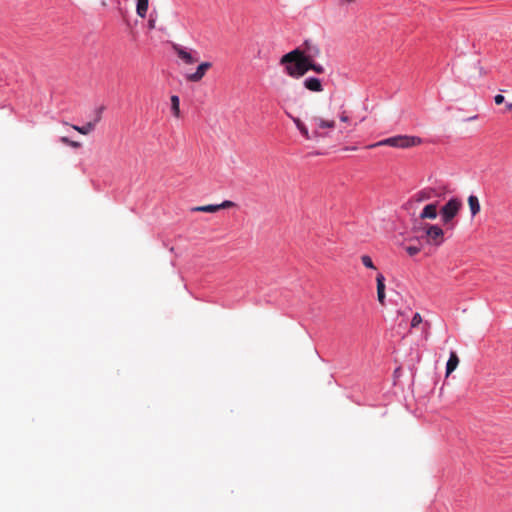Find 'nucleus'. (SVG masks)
Segmentation results:
<instances>
[{"instance_id":"2eb2a0df","label":"nucleus","mask_w":512,"mask_h":512,"mask_svg":"<svg viewBox=\"0 0 512 512\" xmlns=\"http://www.w3.org/2000/svg\"><path fill=\"white\" fill-rule=\"evenodd\" d=\"M71 127L74 130H76L77 132H79L80 134L87 135V134H89L90 132H92L94 130L95 123L88 122V123H86L83 126L72 125Z\"/></svg>"},{"instance_id":"f03ea898","label":"nucleus","mask_w":512,"mask_h":512,"mask_svg":"<svg viewBox=\"0 0 512 512\" xmlns=\"http://www.w3.org/2000/svg\"><path fill=\"white\" fill-rule=\"evenodd\" d=\"M422 138L418 136H410V135H396L393 137H389L386 139H383L381 141H378L377 143L370 144L366 148L372 149L379 146H390L395 148H411L414 146H418L422 144Z\"/></svg>"},{"instance_id":"cd10ccee","label":"nucleus","mask_w":512,"mask_h":512,"mask_svg":"<svg viewBox=\"0 0 512 512\" xmlns=\"http://www.w3.org/2000/svg\"><path fill=\"white\" fill-rule=\"evenodd\" d=\"M340 121L343 122V123H347L349 121V118L347 115H345V112H343L341 115H340Z\"/></svg>"},{"instance_id":"7c9ffc66","label":"nucleus","mask_w":512,"mask_h":512,"mask_svg":"<svg viewBox=\"0 0 512 512\" xmlns=\"http://www.w3.org/2000/svg\"><path fill=\"white\" fill-rule=\"evenodd\" d=\"M349 132H350V130H348L346 127H340L338 134L342 136L344 133H349Z\"/></svg>"},{"instance_id":"4468645a","label":"nucleus","mask_w":512,"mask_h":512,"mask_svg":"<svg viewBox=\"0 0 512 512\" xmlns=\"http://www.w3.org/2000/svg\"><path fill=\"white\" fill-rule=\"evenodd\" d=\"M304 86L310 91H320V80L318 78H308L304 81Z\"/></svg>"},{"instance_id":"5701e85b","label":"nucleus","mask_w":512,"mask_h":512,"mask_svg":"<svg viewBox=\"0 0 512 512\" xmlns=\"http://www.w3.org/2000/svg\"><path fill=\"white\" fill-rule=\"evenodd\" d=\"M300 133L306 138V139H310V135H309V132H308V129L305 125H302L299 129Z\"/></svg>"},{"instance_id":"20e7f679","label":"nucleus","mask_w":512,"mask_h":512,"mask_svg":"<svg viewBox=\"0 0 512 512\" xmlns=\"http://www.w3.org/2000/svg\"><path fill=\"white\" fill-rule=\"evenodd\" d=\"M413 229L414 231H418L420 228L415 226ZM422 229L427 236L429 243L438 246L444 242V231L438 225L425 224Z\"/></svg>"},{"instance_id":"2f4dec72","label":"nucleus","mask_w":512,"mask_h":512,"mask_svg":"<svg viewBox=\"0 0 512 512\" xmlns=\"http://www.w3.org/2000/svg\"><path fill=\"white\" fill-rule=\"evenodd\" d=\"M148 26L150 29H154L155 28V20L154 19H150L148 21Z\"/></svg>"},{"instance_id":"6e6552de","label":"nucleus","mask_w":512,"mask_h":512,"mask_svg":"<svg viewBox=\"0 0 512 512\" xmlns=\"http://www.w3.org/2000/svg\"><path fill=\"white\" fill-rule=\"evenodd\" d=\"M377 283V298L381 305L385 304V277L382 273H379L376 277Z\"/></svg>"},{"instance_id":"0eeeda50","label":"nucleus","mask_w":512,"mask_h":512,"mask_svg":"<svg viewBox=\"0 0 512 512\" xmlns=\"http://www.w3.org/2000/svg\"><path fill=\"white\" fill-rule=\"evenodd\" d=\"M212 67L210 62H202L198 65L196 71L186 75V80L189 82H199L206 74L207 70Z\"/></svg>"},{"instance_id":"c9c22d12","label":"nucleus","mask_w":512,"mask_h":512,"mask_svg":"<svg viewBox=\"0 0 512 512\" xmlns=\"http://www.w3.org/2000/svg\"><path fill=\"white\" fill-rule=\"evenodd\" d=\"M326 135H327V133H322V134H321V137L323 138V137H325Z\"/></svg>"},{"instance_id":"f257e3e1","label":"nucleus","mask_w":512,"mask_h":512,"mask_svg":"<svg viewBox=\"0 0 512 512\" xmlns=\"http://www.w3.org/2000/svg\"><path fill=\"white\" fill-rule=\"evenodd\" d=\"M284 72L291 78L299 79L309 70L320 72V66L310 65V60L303 58L299 49H294L284 54L279 61Z\"/></svg>"},{"instance_id":"393cba45","label":"nucleus","mask_w":512,"mask_h":512,"mask_svg":"<svg viewBox=\"0 0 512 512\" xmlns=\"http://www.w3.org/2000/svg\"><path fill=\"white\" fill-rule=\"evenodd\" d=\"M494 101H495V104L496 105H500L502 104L504 101H505V98L503 95L501 94H497L495 97H494Z\"/></svg>"},{"instance_id":"1a4fd4ad","label":"nucleus","mask_w":512,"mask_h":512,"mask_svg":"<svg viewBox=\"0 0 512 512\" xmlns=\"http://www.w3.org/2000/svg\"><path fill=\"white\" fill-rule=\"evenodd\" d=\"M437 217V204L431 203L427 204L421 214L420 219H435Z\"/></svg>"},{"instance_id":"f8f14e48","label":"nucleus","mask_w":512,"mask_h":512,"mask_svg":"<svg viewBox=\"0 0 512 512\" xmlns=\"http://www.w3.org/2000/svg\"><path fill=\"white\" fill-rule=\"evenodd\" d=\"M468 205H469L472 217H474L475 215H477L480 212L481 206H480V202H479V199L477 196L470 195L468 197Z\"/></svg>"},{"instance_id":"6ab92c4d","label":"nucleus","mask_w":512,"mask_h":512,"mask_svg":"<svg viewBox=\"0 0 512 512\" xmlns=\"http://www.w3.org/2000/svg\"><path fill=\"white\" fill-rule=\"evenodd\" d=\"M422 323V317L419 313H415L411 320V327H417Z\"/></svg>"},{"instance_id":"c85d7f7f","label":"nucleus","mask_w":512,"mask_h":512,"mask_svg":"<svg viewBox=\"0 0 512 512\" xmlns=\"http://www.w3.org/2000/svg\"><path fill=\"white\" fill-rule=\"evenodd\" d=\"M60 141H61L62 143H64V144H66V145L70 146V143H71V141H72V140H70L69 138H67V137L63 136V137H61Z\"/></svg>"},{"instance_id":"4be33fe9","label":"nucleus","mask_w":512,"mask_h":512,"mask_svg":"<svg viewBox=\"0 0 512 512\" xmlns=\"http://www.w3.org/2000/svg\"><path fill=\"white\" fill-rule=\"evenodd\" d=\"M321 125H322V129L323 128H333L335 126V122L329 121V120H322Z\"/></svg>"},{"instance_id":"dca6fc26","label":"nucleus","mask_w":512,"mask_h":512,"mask_svg":"<svg viewBox=\"0 0 512 512\" xmlns=\"http://www.w3.org/2000/svg\"><path fill=\"white\" fill-rule=\"evenodd\" d=\"M172 113L176 118L180 117V100L177 95H172L171 98Z\"/></svg>"},{"instance_id":"aec40b11","label":"nucleus","mask_w":512,"mask_h":512,"mask_svg":"<svg viewBox=\"0 0 512 512\" xmlns=\"http://www.w3.org/2000/svg\"><path fill=\"white\" fill-rule=\"evenodd\" d=\"M405 250L410 256H415L420 252V248L418 246H407Z\"/></svg>"},{"instance_id":"b1692460","label":"nucleus","mask_w":512,"mask_h":512,"mask_svg":"<svg viewBox=\"0 0 512 512\" xmlns=\"http://www.w3.org/2000/svg\"><path fill=\"white\" fill-rule=\"evenodd\" d=\"M300 133L306 138V139H310V135H309V132H308V129L305 125H302L299 129Z\"/></svg>"},{"instance_id":"423d86ee","label":"nucleus","mask_w":512,"mask_h":512,"mask_svg":"<svg viewBox=\"0 0 512 512\" xmlns=\"http://www.w3.org/2000/svg\"><path fill=\"white\" fill-rule=\"evenodd\" d=\"M297 49L300 50V53L303 58H307L310 60V65L318 66L315 62V58L318 55V47L316 44L312 43L309 40H306L300 47Z\"/></svg>"},{"instance_id":"9b49d317","label":"nucleus","mask_w":512,"mask_h":512,"mask_svg":"<svg viewBox=\"0 0 512 512\" xmlns=\"http://www.w3.org/2000/svg\"><path fill=\"white\" fill-rule=\"evenodd\" d=\"M433 193H434V189H431V188L423 189V190L418 191L416 194H414L412 199L415 202L426 201V200H429L433 196Z\"/></svg>"},{"instance_id":"a211bd4d","label":"nucleus","mask_w":512,"mask_h":512,"mask_svg":"<svg viewBox=\"0 0 512 512\" xmlns=\"http://www.w3.org/2000/svg\"><path fill=\"white\" fill-rule=\"evenodd\" d=\"M362 264L369 269H376V267L373 264V261L370 256L368 255H362L361 256Z\"/></svg>"},{"instance_id":"f3484780","label":"nucleus","mask_w":512,"mask_h":512,"mask_svg":"<svg viewBox=\"0 0 512 512\" xmlns=\"http://www.w3.org/2000/svg\"><path fill=\"white\" fill-rule=\"evenodd\" d=\"M192 210L196 211V212H206V213H214V212L219 211L218 204H216V205L209 204V205H204V206H197V207H194Z\"/></svg>"},{"instance_id":"f704fd0d","label":"nucleus","mask_w":512,"mask_h":512,"mask_svg":"<svg viewBox=\"0 0 512 512\" xmlns=\"http://www.w3.org/2000/svg\"><path fill=\"white\" fill-rule=\"evenodd\" d=\"M355 149H356V147H351V148L346 147L345 148V150H355Z\"/></svg>"},{"instance_id":"c756f323","label":"nucleus","mask_w":512,"mask_h":512,"mask_svg":"<svg viewBox=\"0 0 512 512\" xmlns=\"http://www.w3.org/2000/svg\"><path fill=\"white\" fill-rule=\"evenodd\" d=\"M70 147H72V148H80L81 147V143L72 140L71 143H70Z\"/></svg>"},{"instance_id":"473e14b6","label":"nucleus","mask_w":512,"mask_h":512,"mask_svg":"<svg viewBox=\"0 0 512 512\" xmlns=\"http://www.w3.org/2000/svg\"><path fill=\"white\" fill-rule=\"evenodd\" d=\"M506 111H512V103H506L505 105Z\"/></svg>"},{"instance_id":"ddd939ff","label":"nucleus","mask_w":512,"mask_h":512,"mask_svg":"<svg viewBox=\"0 0 512 512\" xmlns=\"http://www.w3.org/2000/svg\"><path fill=\"white\" fill-rule=\"evenodd\" d=\"M149 6V0H137L136 13L139 17L145 18Z\"/></svg>"},{"instance_id":"412c9836","label":"nucleus","mask_w":512,"mask_h":512,"mask_svg":"<svg viewBox=\"0 0 512 512\" xmlns=\"http://www.w3.org/2000/svg\"><path fill=\"white\" fill-rule=\"evenodd\" d=\"M234 206H235L234 202L229 201V200H225L221 204H218V209L219 210H221V209H228V208H232Z\"/></svg>"},{"instance_id":"a878e982","label":"nucleus","mask_w":512,"mask_h":512,"mask_svg":"<svg viewBox=\"0 0 512 512\" xmlns=\"http://www.w3.org/2000/svg\"><path fill=\"white\" fill-rule=\"evenodd\" d=\"M476 67L479 71L480 76H485L487 74V71L484 69V67L481 66L480 62L477 63Z\"/></svg>"},{"instance_id":"bb28decb","label":"nucleus","mask_w":512,"mask_h":512,"mask_svg":"<svg viewBox=\"0 0 512 512\" xmlns=\"http://www.w3.org/2000/svg\"><path fill=\"white\" fill-rule=\"evenodd\" d=\"M292 120L294 122V124L296 125V127L299 129L302 125H304V123L299 119V118H296V117H292Z\"/></svg>"},{"instance_id":"72a5a7b5","label":"nucleus","mask_w":512,"mask_h":512,"mask_svg":"<svg viewBox=\"0 0 512 512\" xmlns=\"http://www.w3.org/2000/svg\"><path fill=\"white\" fill-rule=\"evenodd\" d=\"M343 1H344V2H346V3H352V2H354L355 0H343Z\"/></svg>"},{"instance_id":"39448f33","label":"nucleus","mask_w":512,"mask_h":512,"mask_svg":"<svg viewBox=\"0 0 512 512\" xmlns=\"http://www.w3.org/2000/svg\"><path fill=\"white\" fill-rule=\"evenodd\" d=\"M172 49L177 57L187 65H193L198 61V53L179 44H172Z\"/></svg>"},{"instance_id":"9d476101","label":"nucleus","mask_w":512,"mask_h":512,"mask_svg":"<svg viewBox=\"0 0 512 512\" xmlns=\"http://www.w3.org/2000/svg\"><path fill=\"white\" fill-rule=\"evenodd\" d=\"M458 364L459 358L457 354L454 351L450 352V356L446 364V376L450 375L457 368Z\"/></svg>"},{"instance_id":"7ed1b4c3","label":"nucleus","mask_w":512,"mask_h":512,"mask_svg":"<svg viewBox=\"0 0 512 512\" xmlns=\"http://www.w3.org/2000/svg\"><path fill=\"white\" fill-rule=\"evenodd\" d=\"M462 207V202L458 198H451L441 208L440 214L444 224H448L458 214Z\"/></svg>"}]
</instances>
